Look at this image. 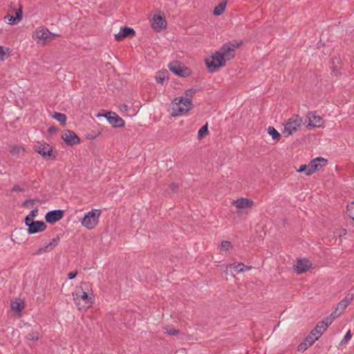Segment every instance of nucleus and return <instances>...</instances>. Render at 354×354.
I'll use <instances>...</instances> for the list:
<instances>
[{"instance_id":"4","label":"nucleus","mask_w":354,"mask_h":354,"mask_svg":"<svg viewBox=\"0 0 354 354\" xmlns=\"http://www.w3.org/2000/svg\"><path fill=\"white\" fill-rule=\"evenodd\" d=\"M102 211L100 209H93L85 214L81 223L82 225L87 229H93L99 221Z\"/></svg>"},{"instance_id":"10","label":"nucleus","mask_w":354,"mask_h":354,"mask_svg":"<svg viewBox=\"0 0 354 354\" xmlns=\"http://www.w3.org/2000/svg\"><path fill=\"white\" fill-rule=\"evenodd\" d=\"M25 224L28 226L27 231L29 234L43 232L47 227L46 223L41 221H32L29 223H25Z\"/></svg>"},{"instance_id":"5","label":"nucleus","mask_w":354,"mask_h":354,"mask_svg":"<svg viewBox=\"0 0 354 354\" xmlns=\"http://www.w3.org/2000/svg\"><path fill=\"white\" fill-rule=\"evenodd\" d=\"M205 64L208 71L210 73L215 72L218 68L225 66L226 61L221 56L218 51H216L212 56L211 59H206Z\"/></svg>"},{"instance_id":"53","label":"nucleus","mask_w":354,"mask_h":354,"mask_svg":"<svg viewBox=\"0 0 354 354\" xmlns=\"http://www.w3.org/2000/svg\"><path fill=\"white\" fill-rule=\"evenodd\" d=\"M346 229H342L340 232V236L342 235H346Z\"/></svg>"},{"instance_id":"19","label":"nucleus","mask_w":354,"mask_h":354,"mask_svg":"<svg viewBox=\"0 0 354 354\" xmlns=\"http://www.w3.org/2000/svg\"><path fill=\"white\" fill-rule=\"evenodd\" d=\"M236 207L239 209L252 207L254 202L251 199L241 198L234 201Z\"/></svg>"},{"instance_id":"16","label":"nucleus","mask_w":354,"mask_h":354,"mask_svg":"<svg viewBox=\"0 0 354 354\" xmlns=\"http://www.w3.org/2000/svg\"><path fill=\"white\" fill-rule=\"evenodd\" d=\"M151 26L156 31L158 32L165 28L167 26L165 18L160 15H154L151 22Z\"/></svg>"},{"instance_id":"29","label":"nucleus","mask_w":354,"mask_h":354,"mask_svg":"<svg viewBox=\"0 0 354 354\" xmlns=\"http://www.w3.org/2000/svg\"><path fill=\"white\" fill-rule=\"evenodd\" d=\"M4 19L6 21H7L8 24H10V25L17 24L19 22H20L18 20V17H15V16H12L10 14H8L7 15H6L4 17Z\"/></svg>"},{"instance_id":"27","label":"nucleus","mask_w":354,"mask_h":354,"mask_svg":"<svg viewBox=\"0 0 354 354\" xmlns=\"http://www.w3.org/2000/svg\"><path fill=\"white\" fill-rule=\"evenodd\" d=\"M268 132L272 136L273 140H279L281 135L273 127H269L268 129Z\"/></svg>"},{"instance_id":"8","label":"nucleus","mask_w":354,"mask_h":354,"mask_svg":"<svg viewBox=\"0 0 354 354\" xmlns=\"http://www.w3.org/2000/svg\"><path fill=\"white\" fill-rule=\"evenodd\" d=\"M33 149L44 158L49 157L51 158V159L55 158V156L53 155V147L45 142H37V144L34 145Z\"/></svg>"},{"instance_id":"45","label":"nucleus","mask_w":354,"mask_h":354,"mask_svg":"<svg viewBox=\"0 0 354 354\" xmlns=\"http://www.w3.org/2000/svg\"><path fill=\"white\" fill-rule=\"evenodd\" d=\"M351 338V331L348 330L344 337L343 338V339L342 340V344H344L345 342H346L348 339H350Z\"/></svg>"},{"instance_id":"47","label":"nucleus","mask_w":354,"mask_h":354,"mask_svg":"<svg viewBox=\"0 0 354 354\" xmlns=\"http://www.w3.org/2000/svg\"><path fill=\"white\" fill-rule=\"evenodd\" d=\"M24 189L21 188L18 185H15L12 189V192H24Z\"/></svg>"},{"instance_id":"22","label":"nucleus","mask_w":354,"mask_h":354,"mask_svg":"<svg viewBox=\"0 0 354 354\" xmlns=\"http://www.w3.org/2000/svg\"><path fill=\"white\" fill-rule=\"evenodd\" d=\"M245 265L241 263H234L231 264H228L225 266V270L224 272H225L227 274L228 273V270L230 269V271L233 270L234 271L236 272H240L242 271H244Z\"/></svg>"},{"instance_id":"37","label":"nucleus","mask_w":354,"mask_h":354,"mask_svg":"<svg viewBox=\"0 0 354 354\" xmlns=\"http://www.w3.org/2000/svg\"><path fill=\"white\" fill-rule=\"evenodd\" d=\"M208 133V124L206 122L205 125H203L202 127H201L200 130V136L201 138L205 137Z\"/></svg>"},{"instance_id":"42","label":"nucleus","mask_w":354,"mask_h":354,"mask_svg":"<svg viewBox=\"0 0 354 354\" xmlns=\"http://www.w3.org/2000/svg\"><path fill=\"white\" fill-rule=\"evenodd\" d=\"M195 93V90L193 88L188 89L186 91L185 93V96H182L183 97H189L192 100V97H193L194 94Z\"/></svg>"},{"instance_id":"41","label":"nucleus","mask_w":354,"mask_h":354,"mask_svg":"<svg viewBox=\"0 0 354 354\" xmlns=\"http://www.w3.org/2000/svg\"><path fill=\"white\" fill-rule=\"evenodd\" d=\"M15 17H18V20L19 21H21V20L22 19V14H23V11H22L21 7L19 6V8L18 9H15Z\"/></svg>"},{"instance_id":"51","label":"nucleus","mask_w":354,"mask_h":354,"mask_svg":"<svg viewBox=\"0 0 354 354\" xmlns=\"http://www.w3.org/2000/svg\"><path fill=\"white\" fill-rule=\"evenodd\" d=\"M337 311H336V310H335L333 313H332V314L330 316H331V317H334L335 318L339 315V313L337 315Z\"/></svg>"},{"instance_id":"26","label":"nucleus","mask_w":354,"mask_h":354,"mask_svg":"<svg viewBox=\"0 0 354 354\" xmlns=\"http://www.w3.org/2000/svg\"><path fill=\"white\" fill-rule=\"evenodd\" d=\"M53 118L60 122L61 124H65L66 122V115L62 113L55 112Z\"/></svg>"},{"instance_id":"55","label":"nucleus","mask_w":354,"mask_h":354,"mask_svg":"<svg viewBox=\"0 0 354 354\" xmlns=\"http://www.w3.org/2000/svg\"><path fill=\"white\" fill-rule=\"evenodd\" d=\"M199 135H200V133H199V131H198V137L199 138Z\"/></svg>"},{"instance_id":"11","label":"nucleus","mask_w":354,"mask_h":354,"mask_svg":"<svg viewBox=\"0 0 354 354\" xmlns=\"http://www.w3.org/2000/svg\"><path fill=\"white\" fill-rule=\"evenodd\" d=\"M62 139L69 146H73L80 142L78 136L71 130L64 131L62 135Z\"/></svg>"},{"instance_id":"34","label":"nucleus","mask_w":354,"mask_h":354,"mask_svg":"<svg viewBox=\"0 0 354 354\" xmlns=\"http://www.w3.org/2000/svg\"><path fill=\"white\" fill-rule=\"evenodd\" d=\"M35 201H37V203H41L40 200L27 199L22 203V206L28 208L30 207V205H33Z\"/></svg>"},{"instance_id":"21","label":"nucleus","mask_w":354,"mask_h":354,"mask_svg":"<svg viewBox=\"0 0 354 354\" xmlns=\"http://www.w3.org/2000/svg\"><path fill=\"white\" fill-rule=\"evenodd\" d=\"M312 113H309L308 118H309L308 126L314 127H319L322 126V118L319 115H315Z\"/></svg>"},{"instance_id":"18","label":"nucleus","mask_w":354,"mask_h":354,"mask_svg":"<svg viewBox=\"0 0 354 354\" xmlns=\"http://www.w3.org/2000/svg\"><path fill=\"white\" fill-rule=\"evenodd\" d=\"M353 299V295L347 294L345 298L338 303L336 311H339V315H340L346 309V308L349 305Z\"/></svg>"},{"instance_id":"38","label":"nucleus","mask_w":354,"mask_h":354,"mask_svg":"<svg viewBox=\"0 0 354 354\" xmlns=\"http://www.w3.org/2000/svg\"><path fill=\"white\" fill-rule=\"evenodd\" d=\"M165 329L167 330V333H168L171 335H176L180 332L179 330L176 329L175 328L171 327V326H167L165 328Z\"/></svg>"},{"instance_id":"15","label":"nucleus","mask_w":354,"mask_h":354,"mask_svg":"<svg viewBox=\"0 0 354 354\" xmlns=\"http://www.w3.org/2000/svg\"><path fill=\"white\" fill-rule=\"evenodd\" d=\"M312 263L308 259H298L297 263L294 265V270L298 274H301L308 270L311 268Z\"/></svg>"},{"instance_id":"49","label":"nucleus","mask_w":354,"mask_h":354,"mask_svg":"<svg viewBox=\"0 0 354 354\" xmlns=\"http://www.w3.org/2000/svg\"><path fill=\"white\" fill-rule=\"evenodd\" d=\"M97 136V134L93 133H88L86 137L88 139L92 140V139L95 138Z\"/></svg>"},{"instance_id":"31","label":"nucleus","mask_w":354,"mask_h":354,"mask_svg":"<svg viewBox=\"0 0 354 354\" xmlns=\"http://www.w3.org/2000/svg\"><path fill=\"white\" fill-rule=\"evenodd\" d=\"M346 214L351 219L354 220V201L347 205Z\"/></svg>"},{"instance_id":"50","label":"nucleus","mask_w":354,"mask_h":354,"mask_svg":"<svg viewBox=\"0 0 354 354\" xmlns=\"http://www.w3.org/2000/svg\"><path fill=\"white\" fill-rule=\"evenodd\" d=\"M120 109L122 111H127L128 110V106L127 104H122L120 106Z\"/></svg>"},{"instance_id":"54","label":"nucleus","mask_w":354,"mask_h":354,"mask_svg":"<svg viewBox=\"0 0 354 354\" xmlns=\"http://www.w3.org/2000/svg\"><path fill=\"white\" fill-rule=\"evenodd\" d=\"M251 269H252V266H245V265L244 270H251Z\"/></svg>"},{"instance_id":"28","label":"nucleus","mask_w":354,"mask_h":354,"mask_svg":"<svg viewBox=\"0 0 354 354\" xmlns=\"http://www.w3.org/2000/svg\"><path fill=\"white\" fill-rule=\"evenodd\" d=\"M38 214V208H35L32 209L29 214H28L25 218V223H29V222L34 221V218H35Z\"/></svg>"},{"instance_id":"40","label":"nucleus","mask_w":354,"mask_h":354,"mask_svg":"<svg viewBox=\"0 0 354 354\" xmlns=\"http://www.w3.org/2000/svg\"><path fill=\"white\" fill-rule=\"evenodd\" d=\"M324 331L325 330H322V328H317V324L316 326L312 330V331L310 333H314V336L319 337V336H321L323 334V333Z\"/></svg>"},{"instance_id":"2","label":"nucleus","mask_w":354,"mask_h":354,"mask_svg":"<svg viewBox=\"0 0 354 354\" xmlns=\"http://www.w3.org/2000/svg\"><path fill=\"white\" fill-rule=\"evenodd\" d=\"M243 41L232 40L224 44L221 48L218 50L224 59L230 61L235 56V50L241 46Z\"/></svg>"},{"instance_id":"14","label":"nucleus","mask_w":354,"mask_h":354,"mask_svg":"<svg viewBox=\"0 0 354 354\" xmlns=\"http://www.w3.org/2000/svg\"><path fill=\"white\" fill-rule=\"evenodd\" d=\"M136 35V31L133 28L124 26L121 27L120 32L115 35L116 41H122L126 37H133Z\"/></svg>"},{"instance_id":"1","label":"nucleus","mask_w":354,"mask_h":354,"mask_svg":"<svg viewBox=\"0 0 354 354\" xmlns=\"http://www.w3.org/2000/svg\"><path fill=\"white\" fill-rule=\"evenodd\" d=\"M192 101L189 97H176L171 104V115L176 117L183 115L192 108Z\"/></svg>"},{"instance_id":"48","label":"nucleus","mask_w":354,"mask_h":354,"mask_svg":"<svg viewBox=\"0 0 354 354\" xmlns=\"http://www.w3.org/2000/svg\"><path fill=\"white\" fill-rule=\"evenodd\" d=\"M48 133L52 134V133H54L55 132L57 131V129L54 127V126H51L48 128Z\"/></svg>"},{"instance_id":"23","label":"nucleus","mask_w":354,"mask_h":354,"mask_svg":"<svg viewBox=\"0 0 354 354\" xmlns=\"http://www.w3.org/2000/svg\"><path fill=\"white\" fill-rule=\"evenodd\" d=\"M334 319V317H331V316H329L325 318L324 320L319 322L317 323V328H322V330H326V328L333 323Z\"/></svg>"},{"instance_id":"6","label":"nucleus","mask_w":354,"mask_h":354,"mask_svg":"<svg viewBox=\"0 0 354 354\" xmlns=\"http://www.w3.org/2000/svg\"><path fill=\"white\" fill-rule=\"evenodd\" d=\"M301 118H300L298 115H293L285 124L283 133L286 134V136L292 135L293 131L298 130L299 127H301Z\"/></svg>"},{"instance_id":"3","label":"nucleus","mask_w":354,"mask_h":354,"mask_svg":"<svg viewBox=\"0 0 354 354\" xmlns=\"http://www.w3.org/2000/svg\"><path fill=\"white\" fill-rule=\"evenodd\" d=\"M73 297L75 304H76L78 309L86 308V304H90L93 303V299L89 297L88 293L86 292L82 286H80L79 290H77L75 292H73Z\"/></svg>"},{"instance_id":"52","label":"nucleus","mask_w":354,"mask_h":354,"mask_svg":"<svg viewBox=\"0 0 354 354\" xmlns=\"http://www.w3.org/2000/svg\"><path fill=\"white\" fill-rule=\"evenodd\" d=\"M19 149H19V148H17V147L14 148V149H12V154H15V153H18V152H19Z\"/></svg>"},{"instance_id":"35","label":"nucleus","mask_w":354,"mask_h":354,"mask_svg":"<svg viewBox=\"0 0 354 354\" xmlns=\"http://www.w3.org/2000/svg\"><path fill=\"white\" fill-rule=\"evenodd\" d=\"M318 339V337L314 336V333H310L305 339V342L307 343H310V346L315 342V340Z\"/></svg>"},{"instance_id":"12","label":"nucleus","mask_w":354,"mask_h":354,"mask_svg":"<svg viewBox=\"0 0 354 354\" xmlns=\"http://www.w3.org/2000/svg\"><path fill=\"white\" fill-rule=\"evenodd\" d=\"M109 122L115 128L122 127L124 126V120L114 112H108L105 115Z\"/></svg>"},{"instance_id":"9","label":"nucleus","mask_w":354,"mask_h":354,"mask_svg":"<svg viewBox=\"0 0 354 354\" xmlns=\"http://www.w3.org/2000/svg\"><path fill=\"white\" fill-rule=\"evenodd\" d=\"M327 164V160L322 157H317L313 160H312L308 166V172H306V176H310L313 173L315 172L320 169L322 167Z\"/></svg>"},{"instance_id":"13","label":"nucleus","mask_w":354,"mask_h":354,"mask_svg":"<svg viewBox=\"0 0 354 354\" xmlns=\"http://www.w3.org/2000/svg\"><path fill=\"white\" fill-rule=\"evenodd\" d=\"M64 214V212L62 209L49 211L45 216L46 221L50 224L55 223L63 218Z\"/></svg>"},{"instance_id":"7","label":"nucleus","mask_w":354,"mask_h":354,"mask_svg":"<svg viewBox=\"0 0 354 354\" xmlns=\"http://www.w3.org/2000/svg\"><path fill=\"white\" fill-rule=\"evenodd\" d=\"M168 67L169 70L176 75L182 77H186L189 76L191 73L189 68L182 65V64L178 61L170 62L168 65Z\"/></svg>"},{"instance_id":"20","label":"nucleus","mask_w":354,"mask_h":354,"mask_svg":"<svg viewBox=\"0 0 354 354\" xmlns=\"http://www.w3.org/2000/svg\"><path fill=\"white\" fill-rule=\"evenodd\" d=\"M50 32L47 28H39L35 31V38L38 39V41L43 40L45 41L48 37Z\"/></svg>"},{"instance_id":"43","label":"nucleus","mask_w":354,"mask_h":354,"mask_svg":"<svg viewBox=\"0 0 354 354\" xmlns=\"http://www.w3.org/2000/svg\"><path fill=\"white\" fill-rule=\"evenodd\" d=\"M308 165H302L300 166L299 169L297 170V172H303V171H304L305 174H306V172H308Z\"/></svg>"},{"instance_id":"33","label":"nucleus","mask_w":354,"mask_h":354,"mask_svg":"<svg viewBox=\"0 0 354 354\" xmlns=\"http://www.w3.org/2000/svg\"><path fill=\"white\" fill-rule=\"evenodd\" d=\"M26 339L28 340L37 341L39 339V333L37 331H32L27 335Z\"/></svg>"},{"instance_id":"17","label":"nucleus","mask_w":354,"mask_h":354,"mask_svg":"<svg viewBox=\"0 0 354 354\" xmlns=\"http://www.w3.org/2000/svg\"><path fill=\"white\" fill-rule=\"evenodd\" d=\"M59 240V236L57 235V236L53 238L48 244L40 248L37 251L34 252V254L39 255L41 254L43 252H49L52 251L54 249V248H55L58 245Z\"/></svg>"},{"instance_id":"39","label":"nucleus","mask_w":354,"mask_h":354,"mask_svg":"<svg viewBox=\"0 0 354 354\" xmlns=\"http://www.w3.org/2000/svg\"><path fill=\"white\" fill-rule=\"evenodd\" d=\"M232 247V243L228 241H223L221 244V249L222 250H228Z\"/></svg>"},{"instance_id":"32","label":"nucleus","mask_w":354,"mask_h":354,"mask_svg":"<svg viewBox=\"0 0 354 354\" xmlns=\"http://www.w3.org/2000/svg\"><path fill=\"white\" fill-rule=\"evenodd\" d=\"M9 53V48L0 46V62L4 61L7 53Z\"/></svg>"},{"instance_id":"25","label":"nucleus","mask_w":354,"mask_h":354,"mask_svg":"<svg viewBox=\"0 0 354 354\" xmlns=\"http://www.w3.org/2000/svg\"><path fill=\"white\" fill-rule=\"evenodd\" d=\"M10 305L12 309L17 313L21 312L22 310L24 308V303L21 299H19V301H12Z\"/></svg>"},{"instance_id":"36","label":"nucleus","mask_w":354,"mask_h":354,"mask_svg":"<svg viewBox=\"0 0 354 354\" xmlns=\"http://www.w3.org/2000/svg\"><path fill=\"white\" fill-rule=\"evenodd\" d=\"M310 346V343H307L305 341L301 342L297 347L298 351H305Z\"/></svg>"},{"instance_id":"44","label":"nucleus","mask_w":354,"mask_h":354,"mask_svg":"<svg viewBox=\"0 0 354 354\" xmlns=\"http://www.w3.org/2000/svg\"><path fill=\"white\" fill-rule=\"evenodd\" d=\"M169 189L173 193H176L178 189V185L176 183H171L169 185Z\"/></svg>"},{"instance_id":"24","label":"nucleus","mask_w":354,"mask_h":354,"mask_svg":"<svg viewBox=\"0 0 354 354\" xmlns=\"http://www.w3.org/2000/svg\"><path fill=\"white\" fill-rule=\"evenodd\" d=\"M227 2V0H222V1L214 8L213 11L214 15L216 16H219L223 14L226 8Z\"/></svg>"},{"instance_id":"30","label":"nucleus","mask_w":354,"mask_h":354,"mask_svg":"<svg viewBox=\"0 0 354 354\" xmlns=\"http://www.w3.org/2000/svg\"><path fill=\"white\" fill-rule=\"evenodd\" d=\"M167 71H158V75L156 76L157 81L160 84H163L165 79L167 78Z\"/></svg>"},{"instance_id":"46","label":"nucleus","mask_w":354,"mask_h":354,"mask_svg":"<svg viewBox=\"0 0 354 354\" xmlns=\"http://www.w3.org/2000/svg\"><path fill=\"white\" fill-rule=\"evenodd\" d=\"M77 275V271H72L68 274V279H73Z\"/></svg>"}]
</instances>
